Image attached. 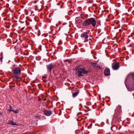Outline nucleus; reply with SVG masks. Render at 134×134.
<instances>
[{
    "instance_id": "nucleus-20",
    "label": "nucleus",
    "mask_w": 134,
    "mask_h": 134,
    "mask_svg": "<svg viewBox=\"0 0 134 134\" xmlns=\"http://www.w3.org/2000/svg\"><path fill=\"white\" fill-rule=\"evenodd\" d=\"M43 78H45L46 77L45 76H44V77H43Z\"/></svg>"
},
{
    "instance_id": "nucleus-14",
    "label": "nucleus",
    "mask_w": 134,
    "mask_h": 134,
    "mask_svg": "<svg viewBox=\"0 0 134 134\" xmlns=\"http://www.w3.org/2000/svg\"><path fill=\"white\" fill-rule=\"evenodd\" d=\"M92 66L94 67H98L100 68V67L97 65L96 63H92Z\"/></svg>"
},
{
    "instance_id": "nucleus-15",
    "label": "nucleus",
    "mask_w": 134,
    "mask_h": 134,
    "mask_svg": "<svg viewBox=\"0 0 134 134\" xmlns=\"http://www.w3.org/2000/svg\"><path fill=\"white\" fill-rule=\"evenodd\" d=\"M79 92H75L72 93V96L73 97H76L78 94Z\"/></svg>"
},
{
    "instance_id": "nucleus-3",
    "label": "nucleus",
    "mask_w": 134,
    "mask_h": 134,
    "mask_svg": "<svg viewBox=\"0 0 134 134\" xmlns=\"http://www.w3.org/2000/svg\"><path fill=\"white\" fill-rule=\"evenodd\" d=\"M77 70L79 77L82 76L83 74H86L88 72V71L86 70L85 68H79Z\"/></svg>"
},
{
    "instance_id": "nucleus-19",
    "label": "nucleus",
    "mask_w": 134,
    "mask_h": 134,
    "mask_svg": "<svg viewBox=\"0 0 134 134\" xmlns=\"http://www.w3.org/2000/svg\"><path fill=\"white\" fill-rule=\"evenodd\" d=\"M3 58H2V57H1V59H0V60H1V62H2V59Z\"/></svg>"
},
{
    "instance_id": "nucleus-16",
    "label": "nucleus",
    "mask_w": 134,
    "mask_h": 134,
    "mask_svg": "<svg viewBox=\"0 0 134 134\" xmlns=\"http://www.w3.org/2000/svg\"><path fill=\"white\" fill-rule=\"evenodd\" d=\"M14 110V109H12V107L10 105V108L9 109V111H13Z\"/></svg>"
},
{
    "instance_id": "nucleus-4",
    "label": "nucleus",
    "mask_w": 134,
    "mask_h": 134,
    "mask_svg": "<svg viewBox=\"0 0 134 134\" xmlns=\"http://www.w3.org/2000/svg\"><path fill=\"white\" fill-rule=\"evenodd\" d=\"M121 111V106L119 105L115 110V114L114 115V119L116 118V116H118V114Z\"/></svg>"
},
{
    "instance_id": "nucleus-11",
    "label": "nucleus",
    "mask_w": 134,
    "mask_h": 134,
    "mask_svg": "<svg viewBox=\"0 0 134 134\" xmlns=\"http://www.w3.org/2000/svg\"><path fill=\"white\" fill-rule=\"evenodd\" d=\"M7 124L10 125H17L16 123L12 120H8Z\"/></svg>"
},
{
    "instance_id": "nucleus-7",
    "label": "nucleus",
    "mask_w": 134,
    "mask_h": 134,
    "mask_svg": "<svg viewBox=\"0 0 134 134\" xmlns=\"http://www.w3.org/2000/svg\"><path fill=\"white\" fill-rule=\"evenodd\" d=\"M87 33L86 32H84L81 34V36L82 38L84 37L85 39L84 40V41L85 42H87L88 41L87 38L88 37V36L87 35Z\"/></svg>"
},
{
    "instance_id": "nucleus-5",
    "label": "nucleus",
    "mask_w": 134,
    "mask_h": 134,
    "mask_svg": "<svg viewBox=\"0 0 134 134\" xmlns=\"http://www.w3.org/2000/svg\"><path fill=\"white\" fill-rule=\"evenodd\" d=\"M55 65L53 63H51L47 65L48 71L51 72L53 69L54 68Z\"/></svg>"
},
{
    "instance_id": "nucleus-21",
    "label": "nucleus",
    "mask_w": 134,
    "mask_h": 134,
    "mask_svg": "<svg viewBox=\"0 0 134 134\" xmlns=\"http://www.w3.org/2000/svg\"><path fill=\"white\" fill-rule=\"evenodd\" d=\"M49 17H51L50 15H49Z\"/></svg>"
},
{
    "instance_id": "nucleus-9",
    "label": "nucleus",
    "mask_w": 134,
    "mask_h": 134,
    "mask_svg": "<svg viewBox=\"0 0 134 134\" xmlns=\"http://www.w3.org/2000/svg\"><path fill=\"white\" fill-rule=\"evenodd\" d=\"M52 114V111L49 110H46L44 112V114L47 116L51 115Z\"/></svg>"
},
{
    "instance_id": "nucleus-12",
    "label": "nucleus",
    "mask_w": 134,
    "mask_h": 134,
    "mask_svg": "<svg viewBox=\"0 0 134 134\" xmlns=\"http://www.w3.org/2000/svg\"><path fill=\"white\" fill-rule=\"evenodd\" d=\"M111 129L112 131H115L117 129V126L115 125H113L111 127Z\"/></svg>"
},
{
    "instance_id": "nucleus-10",
    "label": "nucleus",
    "mask_w": 134,
    "mask_h": 134,
    "mask_svg": "<svg viewBox=\"0 0 134 134\" xmlns=\"http://www.w3.org/2000/svg\"><path fill=\"white\" fill-rule=\"evenodd\" d=\"M104 74L106 76H109L110 74V69L109 68H107L105 69Z\"/></svg>"
},
{
    "instance_id": "nucleus-13",
    "label": "nucleus",
    "mask_w": 134,
    "mask_h": 134,
    "mask_svg": "<svg viewBox=\"0 0 134 134\" xmlns=\"http://www.w3.org/2000/svg\"><path fill=\"white\" fill-rule=\"evenodd\" d=\"M40 119V117L37 116H34L33 117V119L35 121L37 120L38 119Z\"/></svg>"
},
{
    "instance_id": "nucleus-17",
    "label": "nucleus",
    "mask_w": 134,
    "mask_h": 134,
    "mask_svg": "<svg viewBox=\"0 0 134 134\" xmlns=\"http://www.w3.org/2000/svg\"><path fill=\"white\" fill-rule=\"evenodd\" d=\"M13 112L15 114H16L19 112V111L18 109H17L16 110H14Z\"/></svg>"
},
{
    "instance_id": "nucleus-2",
    "label": "nucleus",
    "mask_w": 134,
    "mask_h": 134,
    "mask_svg": "<svg viewBox=\"0 0 134 134\" xmlns=\"http://www.w3.org/2000/svg\"><path fill=\"white\" fill-rule=\"evenodd\" d=\"M96 24V21L93 18L87 19L82 22V25L85 26H88L92 25L93 27H94Z\"/></svg>"
},
{
    "instance_id": "nucleus-6",
    "label": "nucleus",
    "mask_w": 134,
    "mask_h": 134,
    "mask_svg": "<svg viewBox=\"0 0 134 134\" xmlns=\"http://www.w3.org/2000/svg\"><path fill=\"white\" fill-rule=\"evenodd\" d=\"M112 67L113 70H117L119 68V62L113 63L112 64Z\"/></svg>"
},
{
    "instance_id": "nucleus-1",
    "label": "nucleus",
    "mask_w": 134,
    "mask_h": 134,
    "mask_svg": "<svg viewBox=\"0 0 134 134\" xmlns=\"http://www.w3.org/2000/svg\"><path fill=\"white\" fill-rule=\"evenodd\" d=\"M125 83L129 91H134V72L129 74L127 76Z\"/></svg>"
},
{
    "instance_id": "nucleus-8",
    "label": "nucleus",
    "mask_w": 134,
    "mask_h": 134,
    "mask_svg": "<svg viewBox=\"0 0 134 134\" xmlns=\"http://www.w3.org/2000/svg\"><path fill=\"white\" fill-rule=\"evenodd\" d=\"M13 71L14 74H19L20 73L21 70L19 67H17L15 68L13 70Z\"/></svg>"
},
{
    "instance_id": "nucleus-18",
    "label": "nucleus",
    "mask_w": 134,
    "mask_h": 134,
    "mask_svg": "<svg viewBox=\"0 0 134 134\" xmlns=\"http://www.w3.org/2000/svg\"><path fill=\"white\" fill-rule=\"evenodd\" d=\"M68 62L69 63H70V60H68V59L66 60H65V61H64V62Z\"/></svg>"
}]
</instances>
